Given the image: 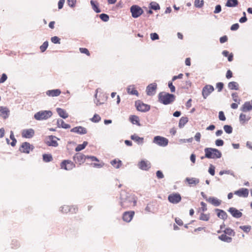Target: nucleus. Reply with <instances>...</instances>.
Here are the masks:
<instances>
[{"instance_id":"f257e3e1","label":"nucleus","mask_w":252,"mask_h":252,"mask_svg":"<svg viewBox=\"0 0 252 252\" xmlns=\"http://www.w3.org/2000/svg\"><path fill=\"white\" fill-rule=\"evenodd\" d=\"M159 102L167 105L172 103L175 99V96L174 94H170L165 92H161L158 95Z\"/></svg>"},{"instance_id":"f03ea898","label":"nucleus","mask_w":252,"mask_h":252,"mask_svg":"<svg viewBox=\"0 0 252 252\" xmlns=\"http://www.w3.org/2000/svg\"><path fill=\"white\" fill-rule=\"evenodd\" d=\"M136 204V200L132 195L126 196V198L121 197V205L124 209L134 207Z\"/></svg>"},{"instance_id":"7ed1b4c3","label":"nucleus","mask_w":252,"mask_h":252,"mask_svg":"<svg viewBox=\"0 0 252 252\" xmlns=\"http://www.w3.org/2000/svg\"><path fill=\"white\" fill-rule=\"evenodd\" d=\"M205 157L208 158H219L221 157V152L218 149L211 148L205 149Z\"/></svg>"},{"instance_id":"20e7f679","label":"nucleus","mask_w":252,"mask_h":252,"mask_svg":"<svg viewBox=\"0 0 252 252\" xmlns=\"http://www.w3.org/2000/svg\"><path fill=\"white\" fill-rule=\"evenodd\" d=\"M52 112L49 110L40 111L34 114V117L37 120H46L50 118Z\"/></svg>"},{"instance_id":"39448f33","label":"nucleus","mask_w":252,"mask_h":252,"mask_svg":"<svg viewBox=\"0 0 252 252\" xmlns=\"http://www.w3.org/2000/svg\"><path fill=\"white\" fill-rule=\"evenodd\" d=\"M153 142L161 147L166 146L168 144V140L164 137L156 136L154 138Z\"/></svg>"},{"instance_id":"423d86ee","label":"nucleus","mask_w":252,"mask_h":252,"mask_svg":"<svg viewBox=\"0 0 252 252\" xmlns=\"http://www.w3.org/2000/svg\"><path fill=\"white\" fill-rule=\"evenodd\" d=\"M130 12L133 18L139 17L143 13V9L138 5H134L130 7Z\"/></svg>"},{"instance_id":"0eeeda50","label":"nucleus","mask_w":252,"mask_h":252,"mask_svg":"<svg viewBox=\"0 0 252 252\" xmlns=\"http://www.w3.org/2000/svg\"><path fill=\"white\" fill-rule=\"evenodd\" d=\"M137 110L141 112L148 111L150 109V106L144 103L140 100L136 101L135 103Z\"/></svg>"},{"instance_id":"6e6552de","label":"nucleus","mask_w":252,"mask_h":252,"mask_svg":"<svg viewBox=\"0 0 252 252\" xmlns=\"http://www.w3.org/2000/svg\"><path fill=\"white\" fill-rule=\"evenodd\" d=\"M75 166V164L69 160H64L61 163V168L66 170H71Z\"/></svg>"},{"instance_id":"1a4fd4ad","label":"nucleus","mask_w":252,"mask_h":252,"mask_svg":"<svg viewBox=\"0 0 252 252\" xmlns=\"http://www.w3.org/2000/svg\"><path fill=\"white\" fill-rule=\"evenodd\" d=\"M182 197L181 195L178 193H173L168 195V201L173 204H177L180 202Z\"/></svg>"},{"instance_id":"9d476101","label":"nucleus","mask_w":252,"mask_h":252,"mask_svg":"<svg viewBox=\"0 0 252 252\" xmlns=\"http://www.w3.org/2000/svg\"><path fill=\"white\" fill-rule=\"evenodd\" d=\"M87 158L84 154L82 153H76L73 157V160L76 163L79 165L85 162L86 158Z\"/></svg>"},{"instance_id":"9b49d317","label":"nucleus","mask_w":252,"mask_h":252,"mask_svg":"<svg viewBox=\"0 0 252 252\" xmlns=\"http://www.w3.org/2000/svg\"><path fill=\"white\" fill-rule=\"evenodd\" d=\"M135 214L133 211H126L123 214V220L126 222H129L133 219Z\"/></svg>"},{"instance_id":"f8f14e48","label":"nucleus","mask_w":252,"mask_h":252,"mask_svg":"<svg viewBox=\"0 0 252 252\" xmlns=\"http://www.w3.org/2000/svg\"><path fill=\"white\" fill-rule=\"evenodd\" d=\"M33 147L29 143L25 142L22 143L20 148V150L25 153H29L31 151L33 150Z\"/></svg>"},{"instance_id":"ddd939ff","label":"nucleus","mask_w":252,"mask_h":252,"mask_svg":"<svg viewBox=\"0 0 252 252\" xmlns=\"http://www.w3.org/2000/svg\"><path fill=\"white\" fill-rule=\"evenodd\" d=\"M214 88L213 86L207 85H206L202 90V94L203 97L206 98V97L214 91Z\"/></svg>"},{"instance_id":"4468645a","label":"nucleus","mask_w":252,"mask_h":252,"mask_svg":"<svg viewBox=\"0 0 252 252\" xmlns=\"http://www.w3.org/2000/svg\"><path fill=\"white\" fill-rule=\"evenodd\" d=\"M22 136L25 138H31L34 135V131L32 128L25 129L22 131Z\"/></svg>"},{"instance_id":"2eb2a0df","label":"nucleus","mask_w":252,"mask_h":252,"mask_svg":"<svg viewBox=\"0 0 252 252\" xmlns=\"http://www.w3.org/2000/svg\"><path fill=\"white\" fill-rule=\"evenodd\" d=\"M157 85L156 83H152L149 85L146 88L147 94L148 95H153L155 94Z\"/></svg>"},{"instance_id":"dca6fc26","label":"nucleus","mask_w":252,"mask_h":252,"mask_svg":"<svg viewBox=\"0 0 252 252\" xmlns=\"http://www.w3.org/2000/svg\"><path fill=\"white\" fill-rule=\"evenodd\" d=\"M57 138L55 136L50 135L46 139V143L50 146L57 147L58 145L56 140Z\"/></svg>"},{"instance_id":"f3484780","label":"nucleus","mask_w":252,"mask_h":252,"mask_svg":"<svg viewBox=\"0 0 252 252\" xmlns=\"http://www.w3.org/2000/svg\"><path fill=\"white\" fill-rule=\"evenodd\" d=\"M249 190L246 188H241L238 190L234 191V194L239 197H247L249 195Z\"/></svg>"},{"instance_id":"a211bd4d","label":"nucleus","mask_w":252,"mask_h":252,"mask_svg":"<svg viewBox=\"0 0 252 252\" xmlns=\"http://www.w3.org/2000/svg\"><path fill=\"white\" fill-rule=\"evenodd\" d=\"M77 211V208L74 206L64 205L61 208V211L63 213H67L68 212L76 213Z\"/></svg>"},{"instance_id":"6ab92c4d","label":"nucleus","mask_w":252,"mask_h":252,"mask_svg":"<svg viewBox=\"0 0 252 252\" xmlns=\"http://www.w3.org/2000/svg\"><path fill=\"white\" fill-rule=\"evenodd\" d=\"M228 212L235 218H240L242 216V213L240 211L233 207L230 208L228 210Z\"/></svg>"},{"instance_id":"aec40b11","label":"nucleus","mask_w":252,"mask_h":252,"mask_svg":"<svg viewBox=\"0 0 252 252\" xmlns=\"http://www.w3.org/2000/svg\"><path fill=\"white\" fill-rule=\"evenodd\" d=\"M190 187L195 186L199 183V180L196 178H186L185 180Z\"/></svg>"},{"instance_id":"412c9836","label":"nucleus","mask_w":252,"mask_h":252,"mask_svg":"<svg viewBox=\"0 0 252 252\" xmlns=\"http://www.w3.org/2000/svg\"><path fill=\"white\" fill-rule=\"evenodd\" d=\"M241 111L247 112L252 110V104L250 101L245 102L240 108Z\"/></svg>"},{"instance_id":"4be33fe9","label":"nucleus","mask_w":252,"mask_h":252,"mask_svg":"<svg viewBox=\"0 0 252 252\" xmlns=\"http://www.w3.org/2000/svg\"><path fill=\"white\" fill-rule=\"evenodd\" d=\"M9 114V110L5 107L0 106V116L3 119H6Z\"/></svg>"},{"instance_id":"5701e85b","label":"nucleus","mask_w":252,"mask_h":252,"mask_svg":"<svg viewBox=\"0 0 252 252\" xmlns=\"http://www.w3.org/2000/svg\"><path fill=\"white\" fill-rule=\"evenodd\" d=\"M251 119V116L249 115H247L244 113H241L239 116V121L241 124L244 125L247 123Z\"/></svg>"},{"instance_id":"b1692460","label":"nucleus","mask_w":252,"mask_h":252,"mask_svg":"<svg viewBox=\"0 0 252 252\" xmlns=\"http://www.w3.org/2000/svg\"><path fill=\"white\" fill-rule=\"evenodd\" d=\"M46 94L49 96H58L61 94V91L60 89L51 90L47 91Z\"/></svg>"},{"instance_id":"393cba45","label":"nucleus","mask_w":252,"mask_h":252,"mask_svg":"<svg viewBox=\"0 0 252 252\" xmlns=\"http://www.w3.org/2000/svg\"><path fill=\"white\" fill-rule=\"evenodd\" d=\"M138 166L142 170H147L150 168L151 164L148 161L142 160L138 163Z\"/></svg>"},{"instance_id":"a878e982","label":"nucleus","mask_w":252,"mask_h":252,"mask_svg":"<svg viewBox=\"0 0 252 252\" xmlns=\"http://www.w3.org/2000/svg\"><path fill=\"white\" fill-rule=\"evenodd\" d=\"M71 131L79 134H86L87 132V130L85 127L80 126L72 128Z\"/></svg>"},{"instance_id":"bb28decb","label":"nucleus","mask_w":252,"mask_h":252,"mask_svg":"<svg viewBox=\"0 0 252 252\" xmlns=\"http://www.w3.org/2000/svg\"><path fill=\"white\" fill-rule=\"evenodd\" d=\"M207 200L215 206H218L221 204L220 200L214 197H209Z\"/></svg>"},{"instance_id":"cd10ccee","label":"nucleus","mask_w":252,"mask_h":252,"mask_svg":"<svg viewBox=\"0 0 252 252\" xmlns=\"http://www.w3.org/2000/svg\"><path fill=\"white\" fill-rule=\"evenodd\" d=\"M219 239L222 241L227 243H230L232 240L231 237L227 236V234H225L224 233L219 236Z\"/></svg>"},{"instance_id":"c85d7f7f","label":"nucleus","mask_w":252,"mask_h":252,"mask_svg":"<svg viewBox=\"0 0 252 252\" xmlns=\"http://www.w3.org/2000/svg\"><path fill=\"white\" fill-rule=\"evenodd\" d=\"M127 91L128 94H133L138 96V93L136 90L134 86H129L127 88Z\"/></svg>"},{"instance_id":"c756f323","label":"nucleus","mask_w":252,"mask_h":252,"mask_svg":"<svg viewBox=\"0 0 252 252\" xmlns=\"http://www.w3.org/2000/svg\"><path fill=\"white\" fill-rule=\"evenodd\" d=\"M129 120L133 124L140 126L139 117L135 115H132L129 117Z\"/></svg>"},{"instance_id":"7c9ffc66","label":"nucleus","mask_w":252,"mask_h":252,"mask_svg":"<svg viewBox=\"0 0 252 252\" xmlns=\"http://www.w3.org/2000/svg\"><path fill=\"white\" fill-rule=\"evenodd\" d=\"M57 111L58 114L59 115V116L63 119L67 118L68 116L66 112L64 110H63L62 108H57Z\"/></svg>"},{"instance_id":"2f4dec72","label":"nucleus","mask_w":252,"mask_h":252,"mask_svg":"<svg viewBox=\"0 0 252 252\" xmlns=\"http://www.w3.org/2000/svg\"><path fill=\"white\" fill-rule=\"evenodd\" d=\"M111 164L114 167L119 168L122 165V161L119 159H114L111 161Z\"/></svg>"},{"instance_id":"473e14b6","label":"nucleus","mask_w":252,"mask_h":252,"mask_svg":"<svg viewBox=\"0 0 252 252\" xmlns=\"http://www.w3.org/2000/svg\"><path fill=\"white\" fill-rule=\"evenodd\" d=\"M238 4L237 0H227L225 6L227 7H235Z\"/></svg>"},{"instance_id":"72a5a7b5","label":"nucleus","mask_w":252,"mask_h":252,"mask_svg":"<svg viewBox=\"0 0 252 252\" xmlns=\"http://www.w3.org/2000/svg\"><path fill=\"white\" fill-rule=\"evenodd\" d=\"M217 211H218L217 213V216L218 217L223 220H225L227 219V215L225 212L223 210L219 209H218Z\"/></svg>"},{"instance_id":"f704fd0d","label":"nucleus","mask_w":252,"mask_h":252,"mask_svg":"<svg viewBox=\"0 0 252 252\" xmlns=\"http://www.w3.org/2000/svg\"><path fill=\"white\" fill-rule=\"evenodd\" d=\"M228 87L230 90H238L239 89V85L236 82H230L228 84Z\"/></svg>"},{"instance_id":"c9c22d12","label":"nucleus","mask_w":252,"mask_h":252,"mask_svg":"<svg viewBox=\"0 0 252 252\" xmlns=\"http://www.w3.org/2000/svg\"><path fill=\"white\" fill-rule=\"evenodd\" d=\"M57 124L59 126L64 128H69L70 127V126L65 123L63 120H58L57 121Z\"/></svg>"},{"instance_id":"e433bc0d","label":"nucleus","mask_w":252,"mask_h":252,"mask_svg":"<svg viewBox=\"0 0 252 252\" xmlns=\"http://www.w3.org/2000/svg\"><path fill=\"white\" fill-rule=\"evenodd\" d=\"M188 122V119L187 117H182L179 123V127L180 128L183 127Z\"/></svg>"},{"instance_id":"4c0bfd02","label":"nucleus","mask_w":252,"mask_h":252,"mask_svg":"<svg viewBox=\"0 0 252 252\" xmlns=\"http://www.w3.org/2000/svg\"><path fill=\"white\" fill-rule=\"evenodd\" d=\"M131 139L138 143H142L143 142V138L140 137L136 134L131 135Z\"/></svg>"},{"instance_id":"58836bf2","label":"nucleus","mask_w":252,"mask_h":252,"mask_svg":"<svg viewBox=\"0 0 252 252\" xmlns=\"http://www.w3.org/2000/svg\"><path fill=\"white\" fill-rule=\"evenodd\" d=\"M223 233L230 236H234L235 234L234 231L230 228H226L222 230Z\"/></svg>"},{"instance_id":"ea45409f","label":"nucleus","mask_w":252,"mask_h":252,"mask_svg":"<svg viewBox=\"0 0 252 252\" xmlns=\"http://www.w3.org/2000/svg\"><path fill=\"white\" fill-rule=\"evenodd\" d=\"M91 4L92 6V8L93 10L95 11L96 13L100 12V10L98 8L97 6V3L96 1H94L93 0H91Z\"/></svg>"},{"instance_id":"a19ab883","label":"nucleus","mask_w":252,"mask_h":252,"mask_svg":"<svg viewBox=\"0 0 252 252\" xmlns=\"http://www.w3.org/2000/svg\"><path fill=\"white\" fill-rule=\"evenodd\" d=\"M43 160L46 162L51 161L53 160L52 156L51 154H44L43 155Z\"/></svg>"},{"instance_id":"79ce46f5","label":"nucleus","mask_w":252,"mask_h":252,"mask_svg":"<svg viewBox=\"0 0 252 252\" xmlns=\"http://www.w3.org/2000/svg\"><path fill=\"white\" fill-rule=\"evenodd\" d=\"M88 142L85 141L82 144L78 145L75 149L76 151H80L84 149L87 145Z\"/></svg>"},{"instance_id":"37998d69","label":"nucleus","mask_w":252,"mask_h":252,"mask_svg":"<svg viewBox=\"0 0 252 252\" xmlns=\"http://www.w3.org/2000/svg\"><path fill=\"white\" fill-rule=\"evenodd\" d=\"M101 120V117L98 114H94V117L91 119V121L94 123H98Z\"/></svg>"},{"instance_id":"c03bdc74","label":"nucleus","mask_w":252,"mask_h":252,"mask_svg":"<svg viewBox=\"0 0 252 252\" xmlns=\"http://www.w3.org/2000/svg\"><path fill=\"white\" fill-rule=\"evenodd\" d=\"M232 97L233 100L238 103V104L240 103L241 100L238 97V95L237 93H233L232 94Z\"/></svg>"},{"instance_id":"a18cd8bd","label":"nucleus","mask_w":252,"mask_h":252,"mask_svg":"<svg viewBox=\"0 0 252 252\" xmlns=\"http://www.w3.org/2000/svg\"><path fill=\"white\" fill-rule=\"evenodd\" d=\"M210 216L209 214L201 213L199 219L204 221H208L209 220Z\"/></svg>"},{"instance_id":"49530a36","label":"nucleus","mask_w":252,"mask_h":252,"mask_svg":"<svg viewBox=\"0 0 252 252\" xmlns=\"http://www.w3.org/2000/svg\"><path fill=\"white\" fill-rule=\"evenodd\" d=\"M240 228L245 232L248 233L251 230V226L250 225H241L240 226Z\"/></svg>"},{"instance_id":"de8ad7c7","label":"nucleus","mask_w":252,"mask_h":252,"mask_svg":"<svg viewBox=\"0 0 252 252\" xmlns=\"http://www.w3.org/2000/svg\"><path fill=\"white\" fill-rule=\"evenodd\" d=\"M204 4L203 0H195L194 5L196 7L200 8Z\"/></svg>"},{"instance_id":"09e8293b","label":"nucleus","mask_w":252,"mask_h":252,"mask_svg":"<svg viewBox=\"0 0 252 252\" xmlns=\"http://www.w3.org/2000/svg\"><path fill=\"white\" fill-rule=\"evenodd\" d=\"M48 46V41H45L40 46V49L41 52H44Z\"/></svg>"},{"instance_id":"8fccbe9b","label":"nucleus","mask_w":252,"mask_h":252,"mask_svg":"<svg viewBox=\"0 0 252 252\" xmlns=\"http://www.w3.org/2000/svg\"><path fill=\"white\" fill-rule=\"evenodd\" d=\"M224 131L227 133H231L232 132V128L230 126L225 125L223 127Z\"/></svg>"},{"instance_id":"3c124183","label":"nucleus","mask_w":252,"mask_h":252,"mask_svg":"<svg viewBox=\"0 0 252 252\" xmlns=\"http://www.w3.org/2000/svg\"><path fill=\"white\" fill-rule=\"evenodd\" d=\"M79 51L81 53L85 54L88 56H90V53L89 50L87 48H80Z\"/></svg>"},{"instance_id":"603ef678","label":"nucleus","mask_w":252,"mask_h":252,"mask_svg":"<svg viewBox=\"0 0 252 252\" xmlns=\"http://www.w3.org/2000/svg\"><path fill=\"white\" fill-rule=\"evenodd\" d=\"M100 18L102 21H103L104 22H107L109 20V16L108 15H107L106 14L103 13V14H100Z\"/></svg>"},{"instance_id":"864d4df0","label":"nucleus","mask_w":252,"mask_h":252,"mask_svg":"<svg viewBox=\"0 0 252 252\" xmlns=\"http://www.w3.org/2000/svg\"><path fill=\"white\" fill-rule=\"evenodd\" d=\"M51 40L53 43L55 44L60 43V38L56 36L52 37L51 39Z\"/></svg>"},{"instance_id":"5fc2aeb1","label":"nucleus","mask_w":252,"mask_h":252,"mask_svg":"<svg viewBox=\"0 0 252 252\" xmlns=\"http://www.w3.org/2000/svg\"><path fill=\"white\" fill-rule=\"evenodd\" d=\"M92 165L94 167L101 168L104 166V163L103 162H101L100 163H92Z\"/></svg>"},{"instance_id":"6e6d98bb","label":"nucleus","mask_w":252,"mask_h":252,"mask_svg":"<svg viewBox=\"0 0 252 252\" xmlns=\"http://www.w3.org/2000/svg\"><path fill=\"white\" fill-rule=\"evenodd\" d=\"M68 5L71 7L75 6L76 0H67Z\"/></svg>"},{"instance_id":"4d7b16f0","label":"nucleus","mask_w":252,"mask_h":252,"mask_svg":"<svg viewBox=\"0 0 252 252\" xmlns=\"http://www.w3.org/2000/svg\"><path fill=\"white\" fill-rule=\"evenodd\" d=\"M216 88L218 92H220L223 88V84L221 82L218 83L216 85Z\"/></svg>"},{"instance_id":"13d9d810","label":"nucleus","mask_w":252,"mask_h":252,"mask_svg":"<svg viewBox=\"0 0 252 252\" xmlns=\"http://www.w3.org/2000/svg\"><path fill=\"white\" fill-rule=\"evenodd\" d=\"M151 8L154 10H158V9H159L160 7H159V5H158V4L157 3H152L151 4Z\"/></svg>"},{"instance_id":"bf43d9fd","label":"nucleus","mask_w":252,"mask_h":252,"mask_svg":"<svg viewBox=\"0 0 252 252\" xmlns=\"http://www.w3.org/2000/svg\"><path fill=\"white\" fill-rule=\"evenodd\" d=\"M219 118L220 121H225L226 119L224 113L222 111L219 112Z\"/></svg>"},{"instance_id":"052dcab7","label":"nucleus","mask_w":252,"mask_h":252,"mask_svg":"<svg viewBox=\"0 0 252 252\" xmlns=\"http://www.w3.org/2000/svg\"><path fill=\"white\" fill-rule=\"evenodd\" d=\"M150 37L152 40H155L159 39V36L157 33H152L150 34Z\"/></svg>"},{"instance_id":"680f3d73","label":"nucleus","mask_w":252,"mask_h":252,"mask_svg":"<svg viewBox=\"0 0 252 252\" xmlns=\"http://www.w3.org/2000/svg\"><path fill=\"white\" fill-rule=\"evenodd\" d=\"M215 144L217 146H222L224 144V142L222 140L217 139L215 141Z\"/></svg>"},{"instance_id":"e2e57ef3","label":"nucleus","mask_w":252,"mask_h":252,"mask_svg":"<svg viewBox=\"0 0 252 252\" xmlns=\"http://www.w3.org/2000/svg\"><path fill=\"white\" fill-rule=\"evenodd\" d=\"M209 172L211 175L214 176L215 175V167L211 165L209 169Z\"/></svg>"},{"instance_id":"0e129e2a","label":"nucleus","mask_w":252,"mask_h":252,"mask_svg":"<svg viewBox=\"0 0 252 252\" xmlns=\"http://www.w3.org/2000/svg\"><path fill=\"white\" fill-rule=\"evenodd\" d=\"M168 87L170 89V91L172 93H174L175 91V88L173 85L172 82H169L168 83Z\"/></svg>"},{"instance_id":"69168bd1","label":"nucleus","mask_w":252,"mask_h":252,"mask_svg":"<svg viewBox=\"0 0 252 252\" xmlns=\"http://www.w3.org/2000/svg\"><path fill=\"white\" fill-rule=\"evenodd\" d=\"M7 78V75L5 73L2 74L1 77L0 79V83H2L4 82H5Z\"/></svg>"},{"instance_id":"338daca9","label":"nucleus","mask_w":252,"mask_h":252,"mask_svg":"<svg viewBox=\"0 0 252 252\" xmlns=\"http://www.w3.org/2000/svg\"><path fill=\"white\" fill-rule=\"evenodd\" d=\"M239 28V25L238 23L234 24L232 25L230 28L231 30L232 31H236L238 30Z\"/></svg>"},{"instance_id":"774afa93","label":"nucleus","mask_w":252,"mask_h":252,"mask_svg":"<svg viewBox=\"0 0 252 252\" xmlns=\"http://www.w3.org/2000/svg\"><path fill=\"white\" fill-rule=\"evenodd\" d=\"M228 40V38L226 35L221 37L220 39V41L221 43H223L226 42Z\"/></svg>"}]
</instances>
